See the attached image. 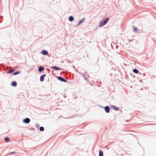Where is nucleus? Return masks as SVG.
Returning <instances> with one entry per match:
<instances>
[{
	"label": "nucleus",
	"mask_w": 156,
	"mask_h": 156,
	"mask_svg": "<svg viewBox=\"0 0 156 156\" xmlns=\"http://www.w3.org/2000/svg\"><path fill=\"white\" fill-rule=\"evenodd\" d=\"M109 20V18H106L104 20L101 21L100 23L99 26L102 27L105 25Z\"/></svg>",
	"instance_id": "obj_1"
},
{
	"label": "nucleus",
	"mask_w": 156,
	"mask_h": 156,
	"mask_svg": "<svg viewBox=\"0 0 156 156\" xmlns=\"http://www.w3.org/2000/svg\"><path fill=\"white\" fill-rule=\"evenodd\" d=\"M133 31L134 32H136V31L137 30V28H136V27H133Z\"/></svg>",
	"instance_id": "obj_15"
},
{
	"label": "nucleus",
	"mask_w": 156,
	"mask_h": 156,
	"mask_svg": "<svg viewBox=\"0 0 156 156\" xmlns=\"http://www.w3.org/2000/svg\"><path fill=\"white\" fill-rule=\"evenodd\" d=\"M20 73V72H19V71H17V72H14L13 73V74L14 75H16L17 74H19Z\"/></svg>",
	"instance_id": "obj_17"
},
{
	"label": "nucleus",
	"mask_w": 156,
	"mask_h": 156,
	"mask_svg": "<svg viewBox=\"0 0 156 156\" xmlns=\"http://www.w3.org/2000/svg\"><path fill=\"white\" fill-rule=\"evenodd\" d=\"M87 75L88 76V75L87 74V73H84V74H83V76H86Z\"/></svg>",
	"instance_id": "obj_20"
},
{
	"label": "nucleus",
	"mask_w": 156,
	"mask_h": 156,
	"mask_svg": "<svg viewBox=\"0 0 156 156\" xmlns=\"http://www.w3.org/2000/svg\"><path fill=\"white\" fill-rule=\"evenodd\" d=\"M45 76H46V75L45 74H44L41 76L40 79V80L42 82L43 81L44 77Z\"/></svg>",
	"instance_id": "obj_5"
},
{
	"label": "nucleus",
	"mask_w": 156,
	"mask_h": 156,
	"mask_svg": "<svg viewBox=\"0 0 156 156\" xmlns=\"http://www.w3.org/2000/svg\"><path fill=\"white\" fill-rule=\"evenodd\" d=\"M58 80H59L62 81H63V82H66V80H65L62 77H60V76L58 77Z\"/></svg>",
	"instance_id": "obj_3"
},
{
	"label": "nucleus",
	"mask_w": 156,
	"mask_h": 156,
	"mask_svg": "<svg viewBox=\"0 0 156 156\" xmlns=\"http://www.w3.org/2000/svg\"><path fill=\"white\" fill-rule=\"evenodd\" d=\"M4 140L6 142H7L9 140V138L8 137H6L5 138Z\"/></svg>",
	"instance_id": "obj_14"
},
{
	"label": "nucleus",
	"mask_w": 156,
	"mask_h": 156,
	"mask_svg": "<svg viewBox=\"0 0 156 156\" xmlns=\"http://www.w3.org/2000/svg\"><path fill=\"white\" fill-rule=\"evenodd\" d=\"M44 129L43 127H41L40 128V130L41 131H42L44 130Z\"/></svg>",
	"instance_id": "obj_18"
},
{
	"label": "nucleus",
	"mask_w": 156,
	"mask_h": 156,
	"mask_svg": "<svg viewBox=\"0 0 156 156\" xmlns=\"http://www.w3.org/2000/svg\"><path fill=\"white\" fill-rule=\"evenodd\" d=\"M12 153V154H14V153H13V152H12V153Z\"/></svg>",
	"instance_id": "obj_21"
},
{
	"label": "nucleus",
	"mask_w": 156,
	"mask_h": 156,
	"mask_svg": "<svg viewBox=\"0 0 156 156\" xmlns=\"http://www.w3.org/2000/svg\"><path fill=\"white\" fill-rule=\"evenodd\" d=\"M42 54L44 55H46L48 54V52L45 50H43L42 52Z\"/></svg>",
	"instance_id": "obj_8"
},
{
	"label": "nucleus",
	"mask_w": 156,
	"mask_h": 156,
	"mask_svg": "<svg viewBox=\"0 0 156 156\" xmlns=\"http://www.w3.org/2000/svg\"><path fill=\"white\" fill-rule=\"evenodd\" d=\"M14 70L11 69V70H9L8 71H7V73H12V72H14Z\"/></svg>",
	"instance_id": "obj_16"
},
{
	"label": "nucleus",
	"mask_w": 156,
	"mask_h": 156,
	"mask_svg": "<svg viewBox=\"0 0 156 156\" xmlns=\"http://www.w3.org/2000/svg\"><path fill=\"white\" fill-rule=\"evenodd\" d=\"M69 21H73L74 20L73 17L72 16H70L69 17Z\"/></svg>",
	"instance_id": "obj_12"
},
{
	"label": "nucleus",
	"mask_w": 156,
	"mask_h": 156,
	"mask_svg": "<svg viewBox=\"0 0 156 156\" xmlns=\"http://www.w3.org/2000/svg\"><path fill=\"white\" fill-rule=\"evenodd\" d=\"M11 85L15 87L17 85V83L15 81H12V83Z\"/></svg>",
	"instance_id": "obj_10"
},
{
	"label": "nucleus",
	"mask_w": 156,
	"mask_h": 156,
	"mask_svg": "<svg viewBox=\"0 0 156 156\" xmlns=\"http://www.w3.org/2000/svg\"><path fill=\"white\" fill-rule=\"evenodd\" d=\"M99 156H103V151L101 150H100L99 152Z\"/></svg>",
	"instance_id": "obj_11"
},
{
	"label": "nucleus",
	"mask_w": 156,
	"mask_h": 156,
	"mask_svg": "<svg viewBox=\"0 0 156 156\" xmlns=\"http://www.w3.org/2000/svg\"><path fill=\"white\" fill-rule=\"evenodd\" d=\"M44 70V67H39L38 68V71L40 72H41Z\"/></svg>",
	"instance_id": "obj_9"
},
{
	"label": "nucleus",
	"mask_w": 156,
	"mask_h": 156,
	"mask_svg": "<svg viewBox=\"0 0 156 156\" xmlns=\"http://www.w3.org/2000/svg\"><path fill=\"white\" fill-rule=\"evenodd\" d=\"M84 20L85 19L84 18L80 20L76 26H79L83 21H84Z\"/></svg>",
	"instance_id": "obj_4"
},
{
	"label": "nucleus",
	"mask_w": 156,
	"mask_h": 156,
	"mask_svg": "<svg viewBox=\"0 0 156 156\" xmlns=\"http://www.w3.org/2000/svg\"><path fill=\"white\" fill-rule=\"evenodd\" d=\"M105 110L107 113H108L109 112V108L108 106H106L105 108Z\"/></svg>",
	"instance_id": "obj_7"
},
{
	"label": "nucleus",
	"mask_w": 156,
	"mask_h": 156,
	"mask_svg": "<svg viewBox=\"0 0 156 156\" xmlns=\"http://www.w3.org/2000/svg\"><path fill=\"white\" fill-rule=\"evenodd\" d=\"M113 108L116 111H118L119 109V108L118 107H113Z\"/></svg>",
	"instance_id": "obj_19"
},
{
	"label": "nucleus",
	"mask_w": 156,
	"mask_h": 156,
	"mask_svg": "<svg viewBox=\"0 0 156 156\" xmlns=\"http://www.w3.org/2000/svg\"><path fill=\"white\" fill-rule=\"evenodd\" d=\"M51 68L55 70H60L61 69L59 68L58 67L56 66H52L51 67Z\"/></svg>",
	"instance_id": "obj_6"
},
{
	"label": "nucleus",
	"mask_w": 156,
	"mask_h": 156,
	"mask_svg": "<svg viewBox=\"0 0 156 156\" xmlns=\"http://www.w3.org/2000/svg\"><path fill=\"white\" fill-rule=\"evenodd\" d=\"M133 72L136 74H137L139 72L136 69H133Z\"/></svg>",
	"instance_id": "obj_13"
},
{
	"label": "nucleus",
	"mask_w": 156,
	"mask_h": 156,
	"mask_svg": "<svg viewBox=\"0 0 156 156\" xmlns=\"http://www.w3.org/2000/svg\"><path fill=\"white\" fill-rule=\"evenodd\" d=\"M30 121V120L29 118H27L23 119V122L26 123H29Z\"/></svg>",
	"instance_id": "obj_2"
}]
</instances>
